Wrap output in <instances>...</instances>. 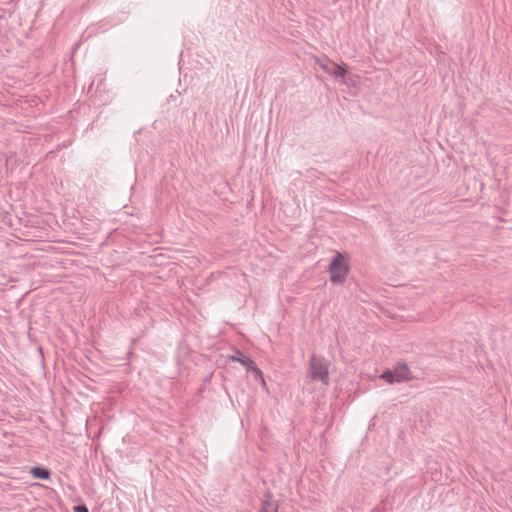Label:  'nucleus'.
I'll return each instance as SVG.
<instances>
[{
    "label": "nucleus",
    "mask_w": 512,
    "mask_h": 512,
    "mask_svg": "<svg viewBox=\"0 0 512 512\" xmlns=\"http://www.w3.org/2000/svg\"><path fill=\"white\" fill-rule=\"evenodd\" d=\"M233 361L240 362L242 365L246 366L249 370L252 368L253 365H255V362L248 358L244 357L241 352H237L236 355L231 357Z\"/></svg>",
    "instance_id": "423d86ee"
},
{
    "label": "nucleus",
    "mask_w": 512,
    "mask_h": 512,
    "mask_svg": "<svg viewBox=\"0 0 512 512\" xmlns=\"http://www.w3.org/2000/svg\"><path fill=\"white\" fill-rule=\"evenodd\" d=\"M396 382H404L412 379V373L408 366L404 363H399L394 367Z\"/></svg>",
    "instance_id": "20e7f679"
},
{
    "label": "nucleus",
    "mask_w": 512,
    "mask_h": 512,
    "mask_svg": "<svg viewBox=\"0 0 512 512\" xmlns=\"http://www.w3.org/2000/svg\"><path fill=\"white\" fill-rule=\"evenodd\" d=\"M349 255L337 252L332 258L328 271L330 274V281L333 284H343L349 274L350 265H349Z\"/></svg>",
    "instance_id": "f257e3e1"
},
{
    "label": "nucleus",
    "mask_w": 512,
    "mask_h": 512,
    "mask_svg": "<svg viewBox=\"0 0 512 512\" xmlns=\"http://www.w3.org/2000/svg\"><path fill=\"white\" fill-rule=\"evenodd\" d=\"M74 512H88V509L84 505H78L74 507Z\"/></svg>",
    "instance_id": "9d476101"
},
{
    "label": "nucleus",
    "mask_w": 512,
    "mask_h": 512,
    "mask_svg": "<svg viewBox=\"0 0 512 512\" xmlns=\"http://www.w3.org/2000/svg\"><path fill=\"white\" fill-rule=\"evenodd\" d=\"M30 473L34 478L37 479H48L50 477V472L42 467H33Z\"/></svg>",
    "instance_id": "0eeeda50"
},
{
    "label": "nucleus",
    "mask_w": 512,
    "mask_h": 512,
    "mask_svg": "<svg viewBox=\"0 0 512 512\" xmlns=\"http://www.w3.org/2000/svg\"><path fill=\"white\" fill-rule=\"evenodd\" d=\"M380 377L387 381L389 384L396 382L394 370H386L381 374Z\"/></svg>",
    "instance_id": "1a4fd4ad"
},
{
    "label": "nucleus",
    "mask_w": 512,
    "mask_h": 512,
    "mask_svg": "<svg viewBox=\"0 0 512 512\" xmlns=\"http://www.w3.org/2000/svg\"><path fill=\"white\" fill-rule=\"evenodd\" d=\"M329 366L328 360L313 354L309 361L308 377L312 381H320L327 386L329 384Z\"/></svg>",
    "instance_id": "f03ea898"
},
{
    "label": "nucleus",
    "mask_w": 512,
    "mask_h": 512,
    "mask_svg": "<svg viewBox=\"0 0 512 512\" xmlns=\"http://www.w3.org/2000/svg\"><path fill=\"white\" fill-rule=\"evenodd\" d=\"M318 63H319V66L321 67V69L325 73H327L331 76H334L337 79H340L341 80L340 82L342 85L347 84V81H346L347 69H346L345 64L339 65V64H336L331 61L318 62Z\"/></svg>",
    "instance_id": "7ed1b4c3"
},
{
    "label": "nucleus",
    "mask_w": 512,
    "mask_h": 512,
    "mask_svg": "<svg viewBox=\"0 0 512 512\" xmlns=\"http://www.w3.org/2000/svg\"><path fill=\"white\" fill-rule=\"evenodd\" d=\"M260 512H278V505L270 494L265 495Z\"/></svg>",
    "instance_id": "39448f33"
},
{
    "label": "nucleus",
    "mask_w": 512,
    "mask_h": 512,
    "mask_svg": "<svg viewBox=\"0 0 512 512\" xmlns=\"http://www.w3.org/2000/svg\"><path fill=\"white\" fill-rule=\"evenodd\" d=\"M250 370L253 372L254 378L257 381H260L261 384L263 385V387H266V382H265V379L263 377L262 371L256 366V364L253 365Z\"/></svg>",
    "instance_id": "6e6552de"
}]
</instances>
